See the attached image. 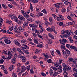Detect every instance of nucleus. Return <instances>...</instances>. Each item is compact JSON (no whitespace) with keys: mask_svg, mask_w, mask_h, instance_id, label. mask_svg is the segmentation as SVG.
Listing matches in <instances>:
<instances>
[{"mask_svg":"<svg viewBox=\"0 0 77 77\" xmlns=\"http://www.w3.org/2000/svg\"><path fill=\"white\" fill-rule=\"evenodd\" d=\"M8 17H11L12 20H13L14 19V18L16 16L13 14H10L8 15Z\"/></svg>","mask_w":77,"mask_h":77,"instance_id":"nucleus-12","label":"nucleus"},{"mask_svg":"<svg viewBox=\"0 0 77 77\" xmlns=\"http://www.w3.org/2000/svg\"><path fill=\"white\" fill-rule=\"evenodd\" d=\"M69 35L67 34H65L63 36H62V37H61L62 38H63L64 37H65V38H68V37H69Z\"/></svg>","mask_w":77,"mask_h":77,"instance_id":"nucleus-41","label":"nucleus"},{"mask_svg":"<svg viewBox=\"0 0 77 77\" xmlns=\"http://www.w3.org/2000/svg\"><path fill=\"white\" fill-rule=\"evenodd\" d=\"M30 66H26V69L28 71H30Z\"/></svg>","mask_w":77,"mask_h":77,"instance_id":"nucleus-33","label":"nucleus"},{"mask_svg":"<svg viewBox=\"0 0 77 77\" xmlns=\"http://www.w3.org/2000/svg\"><path fill=\"white\" fill-rule=\"evenodd\" d=\"M7 23H9V24H11V23H12V22L11 21V20H7Z\"/></svg>","mask_w":77,"mask_h":77,"instance_id":"nucleus-51","label":"nucleus"},{"mask_svg":"<svg viewBox=\"0 0 77 77\" xmlns=\"http://www.w3.org/2000/svg\"><path fill=\"white\" fill-rule=\"evenodd\" d=\"M66 33H67V34L69 36V35H71V33L68 30H66Z\"/></svg>","mask_w":77,"mask_h":77,"instance_id":"nucleus-30","label":"nucleus"},{"mask_svg":"<svg viewBox=\"0 0 77 77\" xmlns=\"http://www.w3.org/2000/svg\"><path fill=\"white\" fill-rule=\"evenodd\" d=\"M4 62V60H3V59H2L0 61V63H1V64H2V63H3Z\"/></svg>","mask_w":77,"mask_h":77,"instance_id":"nucleus-52","label":"nucleus"},{"mask_svg":"<svg viewBox=\"0 0 77 77\" xmlns=\"http://www.w3.org/2000/svg\"><path fill=\"white\" fill-rule=\"evenodd\" d=\"M16 61L17 60H16V59L14 57L11 60V63L13 64H14V63H15Z\"/></svg>","mask_w":77,"mask_h":77,"instance_id":"nucleus-9","label":"nucleus"},{"mask_svg":"<svg viewBox=\"0 0 77 77\" xmlns=\"http://www.w3.org/2000/svg\"><path fill=\"white\" fill-rule=\"evenodd\" d=\"M52 15L53 17H54V19H55L56 20H57V21H60L59 18L58 17L56 16L55 14H53Z\"/></svg>","mask_w":77,"mask_h":77,"instance_id":"nucleus-4","label":"nucleus"},{"mask_svg":"<svg viewBox=\"0 0 77 77\" xmlns=\"http://www.w3.org/2000/svg\"><path fill=\"white\" fill-rule=\"evenodd\" d=\"M12 56H8L7 57L6 59L7 60H9V59H12Z\"/></svg>","mask_w":77,"mask_h":77,"instance_id":"nucleus-24","label":"nucleus"},{"mask_svg":"<svg viewBox=\"0 0 77 77\" xmlns=\"http://www.w3.org/2000/svg\"><path fill=\"white\" fill-rule=\"evenodd\" d=\"M28 26V23L27 22H26L24 23V24L23 25V27L24 28H25L26 26Z\"/></svg>","mask_w":77,"mask_h":77,"instance_id":"nucleus-13","label":"nucleus"},{"mask_svg":"<svg viewBox=\"0 0 77 77\" xmlns=\"http://www.w3.org/2000/svg\"><path fill=\"white\" fill-rule=\"evenodd\" d=\"M14 68H15L14 65H11V66L9 68V71H12V70H13V69H14Z\"/></svg>","mask_w":77,"mask_h":77,"instance_id":"nucleus-8","label":"nucleus"},{"mask_svg":"<svg viewBox=\"0 0 77 77\" xmlns=\"http://www.w3.org/2000/svg\"><path fill=\"white\" fill-rule=\"evenodd\" d=\"M38 37L40 38H41V39H44V37L43 36H42V35H40L39 34H37Z\"/></svg>","mask_w":77,"mask_h":77,"instance_id":"nucleus-39","label":"nucleus"},{"mask_svg":"<svg viewBox=\"0 0 77 77\" xmlns=\"http://www.w3.org/2000/svg\"><path fill=\"white\" fill-rule=\"evenodd\" d=\"M19 57L22 60V61L23 62H25L26 61V57H25L24 56H19Z\"/></svg>","mask_w":77,"mask_h":77,"instance_id":"nucleus-3","label":"nucleus"},{"mask_svg":"<svg viewBox=\"0 0 77 77\" xmlns=\"http://www.w3.org/2000/svg\"><path fill=\"white\" fill-rule=\"evenodd\" d=\"M32 1L33 3H38V0H32Z\"/></svg>","mask_w":77,"mask_h":77,"instance_id":"nucleus-62","label":"nucleus"},{"mask_svg":"<svg viewBox=\"0 0 77 77\" xmlns=\"http://www.w3.org/2000/svg\"><path fill=\"white\" fill-rule=\"evenodd\" d=\"M53 27L51 28H48L47 29V30L50 32H53Z\"/></svg>","mask_w":77,"mask_h":77,"instance_id":"nucleus-7","label":"nucleus"},{"mask_svg":"<svg viewBox=\"0 0 77 77\" xmlns=\"http://www.w3.org/2000/svg\"><path fill=\"white\" fill-rule=\"evenodd\" d=\"M48 36H49V37H50V38H51V39H54V38L53 37V36L51 35V34H48Z\"/></svg>","mask_w":77,"mask_h":77,"instance_id":"nucleus-36","label":"nucleus"},{"mask_svg":"<svg viewBox=\"0 0 77 77\" xmlns=\"http://www.w3.org/2000/svg\"><path fill=\"white\" fill-rule=\"evenodd\" d=\"M24 52H25L26 53V54H29V51H28V50H25L24 51Z\"/></svg>","mask_w":77,"mask_h":77,"instance_id":"nucleus-60","label":"nucleus"},{"mask_svg":"<svg viewBox=\"0 0 77 77\" xmlns=\"http://www.w3.org/2000/svg\"><path fill=\"white\" fill-rule=\"evenodd\" d=\"M39 27L40 28V29H41V31L40 32V33H42V32H43V30H44V28L42 27V26H41L40 24H39Z\"/></svg>","mask_w":77,"mask_h":77,"instance_id":"nucleus-11","label":"nucleus"},{"mask_svg":"<svg viewBox=\"0 0 77 77\" xmlns=\"http://www.w3.org/2000/svg\"><path fill=\"white\" fill-rule=\"evenodd\" d=\"M69 41H70V43H73V40H72V38H71V37H70L69 38Z\"/></svg>","mask_w":77,"mask_h":77,"instance_id":"nucleus-32","label":"nucleus"},{"mask_svg":"<svg viewBox=\"0 0 77 77\" xmlns=\"http://www.w3.org/2000/svg\"><path fill=\"white\" fill-rule=\"evenodd\" d=\"M69 61H71V62H72L73 61V59L72 58H69Z\"/></svg>","mask_w":77,"mask_h":77,"instance_id":"nucleus-61","label":"nucleus"},{"mask_svg":"<svg viewBox=\"0 0 77 77\" xmlns=\"http://www.w3.org/2000/svg\"><path fill=\"white\" fill-rule=\"evenodd\" d=\"M64 3H65V5H68V3H69V2H68V0H66L65 1Z\"/></svg>","mask_w":77,"mask_h":77,"instance_id":"nucleus-40","label":"nucleus"},{"mask_svg":"<svg viewBox=\"0 0 77 77\" xmlns=\"http://www.w3.org/2000/svg\"><path fill=\"white\" fill-rule=\"evenodd\" d=\"M56 52L57 53V54H59L60 56V55H61V54H60V52L59 51V50H58V49H57L56 50Z\"/></svg>","mask_w":77,"mask_h":77,"instance_id":"nucleus-34","label":"nucleus"},{"mask_svg":"<svg viewBox=\"0 0 77 77\" xmlns=\"http://www.w3.org/2000/svg\"><path fill=\"white\" fill-rule=\"evenodd\" d=\"M30 8L31 11H33V7L31 3H30Z\"/></svg>","mask_w":77,"mask_h":77,"instance_id":"nucleus-44","label":"nucleus"},{"mask_svg":"<svg viewBox=\"0 0 77 77\" xmlns=\"http://www.w3.org/2000/svg\"><path fill=\"white\" fill-rule=\"evenodd\" d=\"M34 42L35 43V44H39V43H38V41H37V40H36V39H34Z\"/></svg>","mask_w":77,"mask_h":77,"instance_id":"nucleus-49","label":"nucleus"},{"mask_svg":"<svg viewBox=\"0 0 77 77\" xmlns=\"http://www.w3.org/2000/svg\"><path fill=\"white\" fill-rule=\"evenodd\" d=\"M68 56H69V55L66 54H65L63 55V57H65V58H66L67 57H68Z\"/></svg>","mask_w":77,"mask_h":77,"instance_id":"nucleus-27","label":"nucleus"},{"mask_svg":"<svg viewBox=\"0 0 77 77\" xmlns=\"http://www.w3.org/2000/svg\"><path fill=\"white\" fill-rule=\"evenodd\" d=\"M61 12L63 13H65V12H66V10L65 8H62V10H61Z\"/></svg>","mask_w":77,"mask_h":77,"instance_id":"nucleus-37","label":"nucleus"},{"mask_svg":"<svg viewBox=\"0 0 77 77\" xmlns=\"http://www.w3.org/2000/svg\"><path fill=\"white\" fill-rule=\"evenodd\" d=\"M62 65L63 66V71H64L65 72H66V71H65L66 69H67V71H68L69 70H70V69H71V67L68 66L67 65H66V64H65V63H63Z\"/></svg>","mask_w":77,"mask_h":77,"instance_id":"nucleus-1","label":"nucleus"},{"mask_svg":"<svg viewBox=\"0 0 77 77\" xmlns=\"http://www.w3.org/2000/svg\"><path fill=\"white\" fill-rule=\"evenodd\" d=\"M54 32V33H55L56 34H57V32H56V31L55 30V28L54 27H53V29L52 32Z\"/></svg>","mask_w":77,"mask_h":77,"instance_id":"nucleus-42","label":"nucleus"},{"mask_svg":"<svg viewBox=\"0 0 77 77\" xmlns=\"http://www.w3.org/2000/svg\"><path fill=\"white\" fill-rule=\"evenodd\" d=\"M2 8H4V9H6V8H7V7H6V6L4 4H2Z\"/></svg>","mask_w":77,"mask_h":77,"instance_id":"nucleus-47","label":"nucleus"},{"mask_svg":"<svg viewBox=\"0 0 77 77\" xmlns=\"http://www.w3.org/2000/svg\"><path fill=\"white\" fill-rule=\"evenodd\" d=\"M28 21H30V22H33V19L30 18L29 19H27Z\"/></svg>","mask_w":77,"mask_h":77,"instance_id":"nucleus-29","label":"nucleus"},{"mask_svg":"<svg viewBox=\"0 0 77 77\" xmlns=\"http://www.w3.org/2000/svg\"><path fill=\"white\" fill-rule=\"evenodd\" d=\"M29 25L30 27H35V28H36L38 26L37 24H35L34 25L33 24H30Z\"/></svg>","mask_w":77,"mask_h":77,"instance_id":"nucleus-6","label":"nucleus"},{"mask_svg":"<svg viewBox=\"0 0 77 77\" xmlns=\"http://www.w3.org/2000/svg\"><path fill=\"white\" fill-rule=\"evenodd\" d=\"M64 45H61V46L60 47L61 48V49H63V50H66V48H65V47L64 46Z\"/></svg>","mask_w":77,"mask_h":77,"instance_id":"nucleus-20","label":"nucleus"},{"mask_svg":"<svg viewBox=\"0 0 77 77\" xmlns=\"http://www.w3.org/2000/svg\"><path fill=\"white\" fill-rule=\"evenodd\" d=\"M21 20H22V21H25L26 20V19L25 18H24V17L22 16Z\"/></svg>","mask_w":77,"mask_h":77,"instance_id":"nucleus-57","label":"nucleus"},{"mask_svg":"<svg viewBox=\"0 0 77 77\" xmlns=\"http://www.w3.org/2000/svg\"><path fill=\"white\" fill-rule=\"evenodd\" d=\"M70 48H71V49H73V50H74L75 51H77V48L74 46H71V45H70Z\"/></svg>","mask_w":77,"mask_h":77,"instance_id":"nucleus-10","label":"nucleus"},{"mask_svg":"<svg viewBox=\"0 0 77 77\" xmlns=\"http://www.w3.org/2000/svg\"><path fill=\"white\" fill-rule=\"evenodd\" d=\"M62 42H60V43L61 44H62L63 45H65V43H66L67 42V40L65 38L62 39Z\"/></svg>","mask_w":77,"mask_h":77,"instance_id":"nucleus-2","label":"nucleus"},{"mask_svg":"<svg viewBox=\"0 0 77 77\" xmlns=\"http://www.w3.org/2000/svg\"><path fill=\"white\" fill-rule=\"evenodd\" d=\"M67 18L69 19V20H71V21H72V19L71 18V17L69 16V15L67 16Z\"/></svg>","mask_w":77,"mask_h":77,"instance_id":"nucleus-35","label":"nucleus"},{"mask_svg":"<svg viewBox=\"0 0 77 77\" xmlns=\"http://www.w3.org/2000/svg\"><path fill=\"white\" fill-rule=\"evenodd\" d=\"M15 44L17 45H18V46H20V43H19V42H18V41L16 40L15 41Z\"/></svg>","mask_w":77,"mask_h":77,"instance_id":"nucleus-18","label":"nucleus"},{"mask_svg":"<svg viewBox=\"0 0 77 77\" xmlns=\"http://www.w3.org/2000/svg\"><path fill=\"white\" fill-rule=\"evenodd\" d=\"M49 21L51 22H52L53 21V18H52V17H49Z\"/></svg>","mask_w":77,"mask_h":77,"instance_id":"nucleus-48","label":"nucleus"},{"mask_svg":"<svg viewBox=\"0 0 77 77\" xmlns=\"http://www.w3.org/2000/svg\"><path fill=\"white\" fill-rule=\"evenodd\" d=\"M48 43L49 44L51 45L53 44V41L51 40L48 39Z\"/></svg>","mask_w":77,"mask_h":77,"instance_id":"nucleus-14","label":"nucleus"},{"mask_svg":"<svg viewBox=\"0 0 77 77\" xmlns=\"http://www.w3.org/2000/svg\"><path fill=\"white\" fill-rule=\"evenodd\" d=\"M23 16L26 18H29L30 16L28 14H23Z\"/></svg>","mask_w":77,"mask_h":77,"instance_id":"nucleus-23","label":"nucleus"},{"mask_svg":"<svg viewBox=\"0 0 77 77\" xmlns=\"http://www.w3.org/2000/svg\"><path fill=\"white\" fill-rule=\"evenodd\" d=\"M0 23H3V20L2 17H0Z\"/></svg>","mask_w":77,"mask_h":77,"instance_id":"nucleus-58","label":"nucleus"},{"mask_svg":"<svg viewBox=\"0 0 77 77\" xmlns=\"http://www.w3.org/2000/svg\"><path fill=\"white\" fill-rule=\"evenodd\" d=\"M14 20L17 23L18 22V18L17 17H14Z\"/></svg>","mask_w":77,"mask_h":77,"instance_id":"nucleus-28","label":"nucleus"},{"mask_svg":"<svg viewBox=\"0 0 77 77\" xmlns=\"http://www.w3.org/2000/svg\"><path fill=\"white\" fill-rule=\"evenodd\" d=\"M4 41L6 44H10L11 42L10 40H8V39H5L4 40Z\"/></svg>","mask_w":77,"mask_h":77,"instance_id":"nucleus-5","label":"nucleus"},{"mask_svg":"<svg viewBox=\"0 0 77 77\" xmlns=\"http://www.w3.org/2000/svg\"><path fill=\"white\" fill-rule=\"evenodd\" d=\"M17 72H20V71L21 70V69L20 68V67H18L17 68Z\"/></svg>","mask_w":77,"mask_h":77,"instance_id":"nucleus-56","label":"nucleus"},{"mask_svg":"<svg viewBox=\"0 0 77 77\" xmlns=\"http://www.w3.org/2000/svg\"><path fill=\"white\" fill-rule=\"evenodd\" d=\"M42 12H43L45 14H47V10L45 9H43L42 11Z\"/></svg>","mask_w":77,"mask_h":77,"instance_id":"nucleus-25","label":"nucleus"},{"mask_svg":"<svg viewBox=\"0 0 77 77\" xmlns=\"http://www.w3.org/2000/svg\"><path fill=\"white\" fill-rule=\"evenodd\" d=\"M42 51V50L41 49H36V51L35 52V54H38V53H41Z\"/></svg>","mask_w":77,"mask_h":77,"instance_id":"nucleus-15","label":"nucleus"},{"mask_svg":"<svg viewBox=\"0 0 77 77\" xmlns=\"http://www.w3.org/2000/svg\"><path fill=\"white\" fill-rule=\"evenodd\" d=\"M59 74V72L55 71L54 72V74H53V75L54 77H56V75H57L58 74Z\"/></svg>","mask_w":77,"mask_h":77,"instance_id":"nucleus-17","label":"nucleus"},{"mask_svg":"<svg viewBox=\"0 0 77 77\" xmlns=\"http://www.w3.org/2000/svg\"><path fill=\"white\" fill-rule=\"evenodd\" d=\"M30 72L31 74H33V69H30Z\"/></svg>","mask_w":77,"mask_h":77,"instance_id":"nucleus-64","label":"nucleus"},{"mask_svg":"<svg viewBox=\"0 0 77 77\" xmlns=\"http://www.w3.org/2000/svg\"><path fill=\"white\" fill-rule=\"evenodd\" d=\"M63 22H60L59 23V25L60 26H63Z\"/></svg>","mask_w":77,"mask_h":77,"instance_id":"nucleus-54","label":"nucleus"},{"mask_svg":"<svg viewBox=\"0 0 77 77\" xmlns=\"http://www.w3.org/2000/svg\"><path fill=\"white\" fill-rule=\"evenodd\" d=\"M21 13H22L23 14H24V15L25 14H26V12L23 10H21Z\"/></svg>","mask_w":77,"mask_h":77,"instance_id":"nucleus-45","label":"nucleus"},{"mask_svg":"<svg viewBox=\"0 0 77 77\" xmlns=\"http://www.w3.org/2000/svg\"><path fill=\"white\" fill-rule=\"evenodd\" d=\"M1 67L2 69H5V67L4 65H1Z\"/></svg>","mask_w":77,"mask_h":77,"instance_id":"nucleus-46","label":"nucleus"},{"mask_svg":"<svg viewBox=\"0 0 77 77\" xmlns=\"http://www.w3.org/2000/svg\"><path fill=\"white\" fill-rule=\"evenodd\" d=\"M59 17L60 18V20H63V16L62 15H60L59 16Z\"/></svg>","mask_w":77,"mask_h":77,"instance_id":"nucleus-19","label":"nucleus"},{"mask_svg":"<svg viewBox=\"0 0 77 77\" xmlns=\"http://www.w3.org/2000/svg\"><path fill=\"white\" fill-rule=\"evenodd\" d=\"M22 17H23V16H21V15H19L18 16V18L20 19V20H21V18H22Z\"/></svg>","mask_w":77,"mask_h":77,"instance_id":"nucleus-59","label":"nucleus"},{"mask_svg":"<svg viewBox=\"0 0 77 77\" xmlns=\"http://www.w3.org/2000/svg\"><path fill=\"white\" fill-rule=\"evenodd\" d=\"M1 31L2 32H3V33H6V30H5L3 29H1Z\"/></svg>","mask_w":77,"mask_h":77,"instance_id":"nucleus-55","label":"nucleus"},{"mask_svg":"<svg viewBox=\"0 0 77 77\" xmlns=\"http://www.w3.org/2000/svg\"><path fill=\"white\" fill-rule=\"evenodd\" d=\"M8 56H12V54L10 52V51H8Z\"/></svg>","mask_w":77,"mask_h":77,"instance_id":"nucleus-38","label":"nucleus"},{"mask_svg":"<svg viewBox=\"0 0 77 77\" xmlns=\"http://www.w3.org/2000/svg\"><path fill=\"white\" fill-rule=\"evenodd\" d=\"M66 53L67 54H70V51L68 50V49H66Z\"/></svg>","mask_w":77,"mask_h":77,"instance_id":"nucleus-22","label":"nucleus"},{"mask_svg":"<svg viewBox=\"0 0 77 77\" xmlns=\"http://www.w3.org/2000/svg\"><path fill=\"white\" fill-rule=\"evenodd\" d=\"M66 31H64L63 30L61 32V34L63 35V34H64V33H66Z\"/></svg>","mask_w":77,"mask_h":77,"instance_id":"nucleus-43","label":"nucleus"},{"mask_svg":"<svg viewBox=\"0 0 77 77\" xmlns=\"http://www.w3.org/2000/svg\"><path fill=\"white\" fill-rule=\"evenodd\" d=\"M62 61H63V60H58V63L60 65Z\"/></svg>","mask_w":77,"mask_h":77,"instance_id":"nucleus-31","label":"nucleus"},{"mask_svg":"<svg viewBox=\"0 0 77 77\" xmlns=\"http://www.w3.org/2000/svg\"><path fill=\"white\" fill-rule=\"evenodd\" d=\"M26 40L25 39H23L21 40V42L22 43H23V44H25L26 42Z\"/></svg>","mask_w":77,"mask_h":77,"instance_id":"nucleus-21","label":"nucleus"},{"mask_svg":"<svg viewBox=\"0 0 77 77\" xmlns=\"http://www.w3.org/2000/svg\"><path fill=\"white\" fill-rule=\"evenodd\" d=\"M47 62L48 63H51V60L49 59L48 60Z\"/></svg>","mask_w":77,"mask_h":77,"instance_id":"nucleus-63","label":"nucleus"},{"mask_svg":"<svg viewBox=\"0 0 77 77\" xmlns=\"http://www.w3.org/2000/svg\"><path fill=\"white\" fill-rule=\"evenodd\" d=\"M39 45H37V47H41V48L44 47V46H43V45H42V44H40V43H39Z\"/></svg>","mask_w":77,"mask_h":77,"instance_id":"nucleus-26","label":"nucleus"},{"mask_svg":"<svg viewBox=\"0 0 77 77\" xmlns=\"http://www.w3.org/2000/svg\"><path fill=\"white\" fill-rule=\"evenodd\" d=\"M12 76L14 77H17V75L15 73H13L12 74Z\"/></svg>","mask_w":77,"mask_h":77,"instance_id":"nucleus-50","label":"nucleus"},{"mask_svg":"<svg viewBox=\"0 0 77 77\" xmlns=\"http://www.w3.org/2000/svg\"><path fill=\"white\" fill-rule=\"evenodd\" d=\"M73 72H77V69L75 68H73Z\"/></svg>","mask_w":77,"mask_h":77,"instance_id":"nucleus-53","label":"nucleus"},{"mask_svg":"<svg viewBox=\"0 0 77 77\" xmlns=\"http://www.w3.org/2000/svg\"><path fill=\"white\" fill-rule=\"evenodd\" d=\"M58 70L59 72H62V67L61 66H59V68H58Z\"/></svg>","mask_w":77,"mask_h":77,"instance_id":"nucleus-16","label":"nucleus"}]
</instances>
